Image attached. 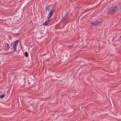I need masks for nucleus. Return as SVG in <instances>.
<instances>
[{
	"label": "nucleus",
	"instance_id": "obj_1",
	"mask_svg": "<svg viewBox=\"0 0 121 121\" xmlns=\"http://www.w3.org/2000/svg\"><path fill=\"white\" fill-rule=\"evenodd\" d=\"M120 9L119 6L117 5L112 6L108 10V15H113L116 13Z\"/></svg>",
	"mask_w": 121,
	"mask_h": 121
},
{
	"label": "nucleus",
	"instance_id": "obj_2",
	"mask_svg": "<svg viewBox=\"0 0 121 121\" xmlns=\"http://www.w3.org/2000/svg\"><path fill=\"white\" fill-rule=\"evenodd\" d=\"M90 24L95 26H100L101 25V22H100L97 20L92 22Z\"/></svg>",
	"mask_w": 121,
	"mask_h": 121
},
{
	"label": "nucleus",
	"instance_id": "obj_3",
	"mask_svg": "<svg viewBox=\"0 0 121 121\" xmlns=\"http://www.w3.org/2000/svg\"><path fill=\"white\" fill-rule=\"evenodd\" d=\"M55 10L54 9H52L51 10L48 15V19H49L51 17L53 13L55 12Z\"/></svg>",
	"mask_w": 121,
	"mask_h": 121
},
{
	"label": "nucleus",
	"instance_id": "obj_4",
	"mask_svg": "<svg viewBox=\"0 0 121 121\" xmlns=\"http://www.w3.org/2000/svg\"><path fill=\"white\" fill-rule=\"evenodd\" d=\"M17 46L13 45V48L14 49L13 51L15 52L17 49Z\"/></svg>",
	"mask_w": 121,
	"mask_h": 121
},
{
	"label": "nucleus",
	"instance_id": "obj_5",
	"mask_svg": "<svg viewBox=\"0 0 121 121\" xmlns=\"http://www.w3.org/2000/svg\"><path fill=\"white\" fill-rule=\"evenodd\" d=\"M18 40H16L14 42V44L13 45H14L17 46V44L18 43Z\"/></svg>",
	"mask_w": 121,
	"mask_h": 121
},
{
	"label": "nucleus",
	"instance_id": "obj_6",
	"mask_svg": "<svg viewBox=\"0 0 121 121\" xmlns=\"http://www.w3.org/2000/svg\"><path fill=\"white\" fill-rule=\"evenodd\" d=\"M6 46L7 47H8V48H9L11 47V45H10L8 43H6Z\"/></svg>",
	"mask_w": 121,
	"mask_h": 121
},
{
	"label": "nucleus",
	"instance_id": "obj_7",
	"mask_svg": "<svg viewBox=\"0 0 121 121\" xmlns=\"http://www.w3.org/2000/svg\"><path fill=\"white\" fill-rule=\"evenodd\" d=\"M24 55L26 57H27L28 56V53L27 52H26L24 54Z\"/></svg>",
	"mask_w": 121,
	"mask_h": 121
},
{
	"label": "nucleus",
	"instance_id": "obj_8",
	"mask_svg": "<svg viewBox=\"0 0 121 121\" xmlns=\"http://www.w3.org/2000/svg\"><path fill=\"white\" fill-rule=\"evenodd\" d=\"M48 21H46L45 22H44L43 23V25H46L48 24Z\"/></svg>",
	"mask_w": 121,
	"mask_h": 121
},
{
	"label": "nucleus",
	"instance_id": "obj_9",
	"mask_svg": "<svg viewBox=\"0 0 121 121\" xmlns=\"http://www.w3.org/2000/svg\"><path fill=\"white\" fill-rule=\"evenodd\" d=\"M66 14H65L64 15V17H63L64 18H65L68 15V12H66Z\"/></svg>",
	"mask_w": 121,
	"mask_h": 121
},
{
	"label": "nucleus",
	"instance_id": "obj_10",
	"mask_svg": "<svg viewBox=\"0 0 121 121\" xmlns=\"http://www.w3.org/2000/svg\"><path fill=\"white\" fill-rule=\"evenodd\" d=\"M49 7V5H47L45 7V9H46V11H47V9Z\"/></svg>",
	"mask_w": 121,
	"mask_h": 121
},
{
	"label": "nucleus",
	"instance_id": "obj_11",
	"mask_svg": "<svg viewBox=\"0 0 121 121\" xmlns=\"http://www.w3.org/2000/svg\"><path fill=\"white\" fill-rule=\"evenodd\" d=\"M4 95H2L0 96V98H3L4 97Z\"/></svg>",
	"mask_w": 121,
	"mask_h": 121
},
{
	"label": "nucleus",
	"instance_id": "obj_12",
	"mask_svg": "<svg viewBox=\"0 0 121 121\" xmlns=\"http://www.w3.org/2000/svg\"><path fill=\"white\" fill-rule=\"evenodd\" d=\"M65 18H64V17H63V18L60 21H63L64 20H65Z\"/></svg>",
	"mask_w": 121,
	"mask_h": 121
},
{
	"label": "nucleus",
	"instance_id": "obj_13",
	"mask_svg": "<svg viewBox=\"0 0 121 121\" xmlns=\"http://www.w3.org/2000/svg\"><path fill=\"white\" fill-rule=\"evenodd\" d=\"M19 35V34L17 33V34H15V35Z\"/></svg>",
	"mask_w": 121,
	"mask_h": 121
},
{
	"label": "nucleus",
	"instance_id": "obj_14",
	"mask_svg": "<svg viewBox=\"0 0 121 121\" xmlns=\"http://www.w3.org/2000/svg\"><path fill=\"white\" fill-rule=\"evenodd\" d=\"M120 38H121V35L120 36Z\"/></svg>",
	"mask_w": 121,
	"mask_h": 121
}]
</instances>
